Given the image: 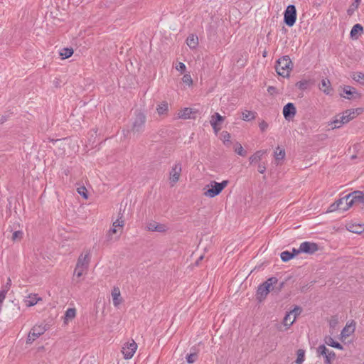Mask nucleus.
<instances>
[{"mask_svg": "<svg viewBox=\"0 0 364 364\" xmlns=\"http://www.w3.org/2000/svg\"><path fill=\"white\" fill-rule=\"evenodd\" d=\"M342 205H343V200H341V198H340L330 205L329 211L333 212V211H336L337 210H341Z\"/></svg>", "mask_w": 364, "mask_h": 364, "instance_id": "nucleus-37", "label": "nucleus"}, {"mask_svg": "<svg viewBox=\"0 0 364 364\" xmlns=\"http://www.w3.org/2000/svg\"><path fill=\"white\" fill-rule=\"evenodd\" d=\"M7 293L5 291H0V304L1 302H3V301L4 300V299L6 298V294Z\"/></svg>", "mask_w": 364, "mask_h": 364, "instance_id": "nucleus-56", "label": "nucleus"}, {"mask_svg": "<svg viewBox=\"0 0 364 364\" xmlns=\"http://www.w3.org/2000/svg\"><path fill=\"white\" fill-rule=\"evenodd\" d=\"M292 63L288 55L283 56L277 62L276 70L278 75L282 77H288L291 70Z\"/></svg>", "mask_w": 364, "mask_h": 364, "instance_id": "nucleus-4", "label": "nucleus"}, {"mask_svg": "<svg viewBox=\"0 0 364 364\" xmlns=\"http://www.w3.org/2000/svg\"><path fill=\"white\" fill-rule=\"evenodd\" d=\"M350 197L353 198L355 204L364 203V193L362 191H356L350 193Z\"/></svg>", "mask_w": 364, "mask_h": 364, "instance_id": "nucleus-23", "label": "nucleus"}, {"mask_svg": "<svg viewBox=\"0 0 364 364\" xmlns=\"http://www.w3.org/2000/svg\"><path fill=\"white\" fill-rule=\"evenodd\" d=\"M90 252L85 250L78 257L75 268L73 273V280L80 282V278L87 274L90 262Z\"/></svg>", "mask_w": 364, "mask_h": 364, "instance_id": "nucleus-1", "label": "nucleus"}, {"mask_svg": "<svg viewBox=\"0 0 364 364\" xmlns=\"http://www.w3.org/2000/svg\"><path fill=\"white\" fill-rule=\"evenodd\" d=\"M23 232L21 231H15L12 235V240H19L22 238Z\"/></svg>", "mask_w": 364, "mask_h": 364, "instance_id": "nucleus-44", "label": "nucleus"}, {"mask_svg": "<svg viewBox=\"0 0 364 364\" xmlns=\"http://www.w3.org/2000/svg\"><path fill=\"white\" fill-rule=\"evenodd\" d=\"M267 91L272 95L277 93V89L273 86H269L267 88Z\"/></svg>", "mask_w": 364, "mask_h": 364, "instance_id": "nucleus-54", "label": "nucleus"}, {"mask_svg": "<svg viewBox=\"0 0 364 364\" xmlns=\"http://www.w3.org/2000/svg\"><path fill=\"white\" fill-rule=\"evenodd\" d=\"M262 55H263V57H266L267 56V51H264Z\"/></svg>", "mask_w": 364, "mask_h": 364, "instance_id": "nucleus-59", "label": "nucleus"}, {"mask_svg": "<svg viewBox=\"0 0 364 364\" xmlns=\"http://www.w3.org/2000/svg\"><path fill=\"white\" fill-rule=\"evenodd\" d=\"M225 118L221 116L219 113L215 112L211 116L210 124H212L213 122H215V124H221L223 122Z\"/></svg>", "mask_w": 364, "mask_h": 364, "instance_id": "nucleus-33", "label": "nucleus"}, {"mask_svg": "<svg viewBox=\"0 0 364 364\" xmlns=\"http://www.w3.org/2000/svg\"><path fill=\"white\" fill-rule=\"evenodd\" d=\"M210 125L212 126L215 134H218V132L221 129V124H215V122H213Z\"/></svg>", "mask_w": 364, "mask_h": 364, "instance_id": "nucleus-50", "label": "nucleus"}, {"mask_svg": "<svg viewBox=\"0 0 364 364\" xmlns=\"http://www.w3.org/2000/svg\"><path fill=\"white\" fill-rule=\"evenodd\" d=\"M355 331V326L353 324L346 325L341 331L342 338H346L350 336Z\"/></svg>", "mask_w": 364, "mask_h": 364, "instance_id": "nucleus-27", "label": "nucleus"}, {"mask_svg": "<svg viewBox=\"0 0 364 364\" xmlns=\"http://www.w3.org/2000/svg\"><path fill=\"white\" fill-rule=\"evenodd\" d=\"M301 312V309L299 306H295L293 310L290 311L289 313H291L293 316H295L296 318V316H299Z\"/></svg>", "mask_w": 364, "mask_h": 364, "instance_id": "nucleus-46", "label": "nucleus"}, {"mask_svg": "<svg viewBox=\"0 0 364 364\" xmlns=\"http://www.w3.org/2000/svg\"><path fill=\"white\" fill-rule=\"evenodd\" d=\"M259 127L262 132H264L268 128V124L265 121L262 120L259 123Z\"/></svg>", "mask_w": 364, "mask_h": 364, "instance_id": "nucleus-51", "label": "nucleus"}, {"mask_svg": "<svg viewBox=\"0 0 364 364\" xmlns=\"http://www.w3.org/2000/svg\"><path fill=\"white\" fill-rule=\"evenodd\" d=\"M230 134L226 132L223 131L221 133V140L223 141L224 144L226 146H229L230 144Z\"/></svg>", "mask_w": 364, "mask_h": 364, "instance_id": "nucleus-38", "label": "nucleus"}, {"mask_svg": "<svg viewBox=\"0 0 364 364\" xmlns=\"http://www.w3.org/2000/svg\"><path fill=\"white\" fill-rule=\"evenodd\" d=\"M355 1H356L357 3H358V2L360 1V0H356Z\"/></svg>", "mask_w": 364, "mask_h": 364, "instance_id": "nucleus-62", "label": "nucleus"}, {"mask_svg": "<svg viewBox=\"0 0 364 364\" xmlns=\"http://www.w3.org/2000/svg\"><path fill=\"white\" fill-rule=\"evenodd\" d=\"M306 81H300L297 82L296 85L299 89H304L306 87Z\"/></svg>", "mask_w": 364, "mask_h": 364, "instance_id": "nucleus-55", "label": "nucleus"}, {"mask_svg": "<svg viewBox=\"0 0 364 364\" xmlns=\"http://www.w3.org/2000/svg\"><path fill=\"white\" fill-rule=\"evenodd\" d=\"M266 171V166L264 164H259L258 165V171L260 173H264Z\"/></svg>", "mask_w": 364, "mask_h": 364, "instance_id": "nucleus-53", "label": "nucleus"}, {"mask_svg": "<svg viewBox=\"0 0 364 364\" xmlns=\"http://www.w3.org/2000/svg\"><path fill=\"white\" fill-rule=\"evenodd\" d=\"M355 112L353 109H348L345 111L342 116L339 117V118H336L332 123L334 124V128H338L341 124H346L350 122L351 119L355 118Z\"/></svg>", "mask_w": 364, "mask_h": 364, "instance_id": "nucleus-6", "label": "nucleus"}, {"mask_svg": "<svg viewBox=\"0 0 364 364\" xmlns=\"http://www.w3.org/2000/svg\"><path fill=\"white\" fill-rule=\"evenodd\" d=\"M296 252L293 251V253H291L288 251H284L281 253V259L284 262H287L293 258L295 255H296Z\"/></svg>", "mask_w": 364, "mask_h": 364, "instance_id": "nucleus-36", "label": "nucleus"}, {"mask_svg": "<svg viewBox=\"0 0 364 364\" xmlns=\"http://www.w3.org/2000/svg\"><path fill=\"white\" fill-rule=\"evenodd\" d=\"M325 343L329 346L338 348L343 349V346L338 342H336L333 338L331 336H327L325 338Z\"/></svg>", "mask_w": 364, "mask_h": 364, "instance_id": "nucleus-31", "label": "nucleus"}, {"mask_svg": "<svg viewBox=\"0 0 364 364\" xmlns=\"http://www.w3.org/2000/svg\"><path fill=\"white\" fill-rule=\"evenodd\" d=\"M41 298L38 297L36 294H30L25 300L24 302L28 307H31L34 306L38 303V301H41Z\"/></svg>", "mask_w": 364, "mask_h": 364, "instance_id": "nucleus-22", "label": "nucleus"}, {"mask_svg": "<svg viewBox=\"0 0 364 364\" xmlns=\"http://www.w3.org/2000/svg\"><path fill=\"white\" fill-rule=\"evenodd\" d=\"M317 352L325 358L326 364H331L332 360L335 359V353L333 350H328L324 345L319 346L317 348Z\"/></svg>", "mask_w": 364, "mask_h": 364, "instance_id": "nucleus-11", "label": "nucleus"}, {"mask_svg": "<svg viewBox=\"0 0 364 364\" xmlns=\"http://www.w3.org/2000/svg\"><path fill=\"white\" fill-rule=\"evenodd\" d=\"M197 358L198 354L196 353H194L187 355L186 360L188 363L191 364L193 363L197 360Z\"/></svg>", "mask_w": 364, "mask_h": 364, "instance_id": "nucleus-40", "label": "nucleus"}, {"mask_svg": "<svg viewBox=\"0 0 364 364\" xmlns=\"http://www.w3.org/2000/svg\"><path fill=\"white\" fill-rule=\"evenodd\" d=\"M176 69L183 73L185 72L186 67L183 63H178V64L176 66Z\"/></svg>", "mask_w": 364, "mask_h": 364, "instance_id": "nucleus-48", "label": "nucleus"}, {"mask_svg": "<svg viewBox=\"0 0 364 364\" xmlns=\"http://www.w3.org/2000/svg\"><path fill=\"white\" fill-rule=\"evenodd\" d=\"M272 290L269 286H267L266 283L261 284L257 289V296L259 301H262L269 292Z\"/></svg>", "mask_w": 364, "mask_h": 364, "instance_id": "nucleus-14", "label": "nucleus"}, {"mask_svg": "<svg viewBox=\"0 0 364 364\" xmlns=\"http://www.w3.org/2000/svg\"><path fill=\"white\" fill-rule=\"evenodd\" d=\"M360 228V227H355V228H353V227H352L350 228V229H349V230L353 232H360L361 231L359 230Z\"/></svg>", "mask_w": 364, "mask_h": 364, "instance_id": "nucleus-57", "label": "nucleus"}, {"mask_svg": "<svg viewBox=\"0 0 364 364\" xmlns=\"http://www.w3.org/2000/svg\"><path fill=\"white\" fill-rule=\"evenodd\" d=\"M11 286V280L9 277L7 279V282H6V284L2 287V290L5 291L7 293L9 291V290L10 289Z\"/></svg>", "mask_w": 364, "mask_h": 364, "instance_id": "nucleus-47", "label": "nucleus"}, {"mask_svg": "<svg viewBox=\"0 0 364 364\" xmlns=\"http://www.w3.org/2000/svg\"><path fill=\"white\" fill-rule=\"evenodd\" d=\"M146 115L141 111L135 112L134 117L132 119L130 128L131 133L136 137H139L145 130Z\"/></svg>", "mask_w": 364, "mask_h": 364, "instance_id": "nucleus-2", "label": "nucleus"}, {"mask_svg": "<svg viewBox=\"0 0 364 364\" xmlns=\"http://www.w3.org/2000/svg\"><path fill=\"white\" fill-rule=\"evenodd\" d=\"M112 298L113 301V304L115 307H119V306L123 302V299L121 296V293L119 287H114L112 291Z\"/></svg>", "mask_w": 364, "mask_h": 364, "instance_id": "nucleus-16", "label": "nucleus"}, {"mask_svg": "<svg viewBox=\"0 0 364 364\" xmlns=\"http://www.w3.org/2000/svg\"><path fill=\"white\" fill-rule=\"evenodd\" d=\"M277 282V279L276 277H271L268 279L264 283L267 284V286H269L272 288V286Z\"/></svg>", "mask_w": 364, "mask_h": 364, "instance_id": "nucleus-49", "label": "nucleus"}, {"mask_svg": "<svg viewBox=\"0 0 364 364\" xmlns=\"http://www.w3.org/2000/svg\"><path fill=\"white\" fill-rule=\"evenodd\" d=\"M319 89L326 95H331L333 91L331 82L328 79H323L321 80V85H319Z\"/></svg>", "mask_w": 364, "mask_h": 364, "instance_id": "nucleus-18", "label": "nucleus"}, {"mask_svg": "<svg viewBox=\"0 0 364 364\" xmlns=\"http://www.w3.org/2000/svg\"><path fill=\"white\" fill-rule=\"evenodd\" d=\"M343 92L346 95L343 97L349 100L355 98L358 95L356 90L349 86L344 87Z\"/></svg>", "mask_w": 364, "mask_h": 364, "instance_id": "nucleus-25", "label": "nucleus"}, {"mask_svg": "<svg viewBox=\"0 0 364 364\" xmlns=\"http://www.w3.org/2000/svg\"><path fill=\"white\" fill-rule=\"evenodd\" d=\"M156 112L159 116L165 117L168 115V104L166 101L159 102L156 107Z\"/></svg>", "mask_w": 364, "mask_h": 364, "instance_id": "nucleus-17", "label": "nucleus"}, {"mask_svg": "<svg viewBox=\"0 0 364 364\" xmlns=\"http://www.w3.org/2000/svg\"><path fill=\"white\" fill-rule=\"evenodd\" d=\"M363 33V26L360 24L357 23L353 26L350 35L352 39H358Z\"/></svg>", "mask_w": 364, "mask_h": 364, "instance_id": "nucleus-19", "label": "nucleus"}, {"mask_svg": "<svg viewBox=\"0 0 364 364\" xmlns=\"http://www.w3.org/2000/svg\"><path fill=\"white\" fill-rule=\"evenodd\" d=\"M118 232H119V230L112 226V228L109 230L107 233L109 240H112V235L117 234Z\"/></svg>", "mask_w": 364, "mask_h": 364, "instance_id": "nucleus-45", "label": "nucleus"}, {"mask_svg": "<svg viewBox=\"0 0 364 364\" xmlns=\"http://www.w3.org/2000/svg\"><path fill=\"white\" fill-rule=\"evenodd\" d=\"M318 250V245L316 243L310 242H304L300 245L299 250L294 249L296 254L299 252H305L308 254H313Z\"/></svg>", "mask_w": 364, "mask_h": 364, "instance_id": "nucleus-10", "label": "nucleus"}, {"mask_svg": "<svg viewBox=\"0 0 364 364\" xmlns=\"http://www.w3.org/2000/svg\"><path fill=\"white\" fill-rule=\"evenodd\" d=\"M77 193L82 196L85 199H87L88 196L87 193V189L85 186H80L77 189Z\"/></svg>", "mask_w": 364, "mask_h": 364, "instance_id": "nucleus-41", "label": "nucleus"}, {"mask_svg": "<svg viewBox=\"0 0 364 364\" xmlns=\"http://www.w3.org/2000/svg\"><path fill=\"white\" fill-rule=\"evenodd\" d=\"M73 54V49L69 48H64L60 52V55L62 59H66L70 58Z\"/></svg>", "mask_w": 364, "mask_h": 364, "instance_id": "nucleus-35", "label": "nucleus"}, {"mask_svg": "<svg viewBox=\"0 0 364 364\" xmlns=\"http://www.w3.org/2000/svg\"><path fill=\"white\" fill-rule=\"evenodd\" d=\"M304 360V350L299 349L297 351V358L296 360V364H301Z\"/></svg>", "mask_w": 364, "mask_h": 364, "instance_id": "nucleus-39", "label": "nucleus"}, {"mask_svg": "<svg viewBox=\"0 0 364 364\" xmlns=\"http://www.w3.org/2000/svg\"><path fill=\"white\" fill-rule=\"evenodd\" d=\"M182 80L185 84L189 86L191 85L193 83V80L191 75L188 74L183 75V77H182Z\"/></svg>", "mask_w": 364, "mask_h": 364, "instance_id": "nucleus-43", "label": "nucleus"}, {"mask_svg": "<svg viewBox=\"0 0 364 364\" xmlns=\"http://www.w3.org/2000/svg\"><path fill=\"white\" fill-rule=\"evenodd\" d=\"M47 328L46 325H36L34 326L28 333L26 343L28 344L32 343L36 338L40 336L43 335Z\"/></svg>", "mask_w": 364, "mask_h": 364, "instance_id": "nucleus-5", "label": "nucleus"}, {"mask_svg": "<svg viewBox=\"0 0 364 364\" xmlns=\"http://www.w3.org/2000/svg\"><path fill=\"white\" fill-rule=\"evenodd\" d=\"M76 310L73 308L68 309L65 314L64 322L65 323H68L69 320H72L75 317Z\"/></svg>", "mask_w": 364, "mask_h": 364, "instance_id": "nucleus-30", "label": "nucleus"}, {"mask_svg": "<svg viewBox=\"0 0 364 364\" xmlns=\"http://www.w3.org/2000/svg\"><path fill=\"white\" fill-rule=\"evenodd\" d=\"M192 113L193 111L191 108L186 107L178 112V117L184 119H190Z\"/></svg>", "mask_w": 364, "mask_h": 364, "instance_id": "nucleus-28", "label": "nucleus"}, {"mask_svg": "<svg viewBox=\"0 0 364 364\" xmlns=\"http://www.w3.org/2000/svg\"><path fill=\"white\" fill-rule=\"evenodd\" d=\"M233 149L235 153L242 156L247 155V151L243 149L242 146L239 142H235L233 146Z\"/></svg>", "mask_w": 364, "mask_h": 364, "instance_id": "nucleus-32", "label": "nucleus"}, {"mask_svg": "<svg viewBox=\"0 0 364 364\" xmlns=\"http://www.w3.org/2000/svg\"><path fill=\"white\" fill-rule=\"evenodd\" d=\"M146 229L151 232H158L161 233H165L168 231L169 227L167 224L159 223L156 221H151L147 223Z\"/></svg>", "mask_w": 364, "mask_h": 364, "instance_id": "nucleus-9", "label": "nucleus"}, {"mask_svg": "<svg viewBox=\"0 0 364 364\" xmlns=\"http://www.w3.org/2000/svg\"><path fill=\"white\" fill-rule=\"evenodd\" d=\"M267 150H259L256 151L253 155L249 158L250 164H254L259 161L264 154H267Z\"/></svg>", "mask_w": 364, "mask_h": 364, "instance_id": "nucleus-21", "label": "nucleus"}, {"mask_svg": "<svg viewBox=\"0 0 364 364\" xmlns=\"http://www.w3.org/2000/svg\"><path fill=\"white\" fill-rule=\"evenodd\" d=\"M181 171L182 167L181 164L177 163L172 166L171 170L169 173V179L172 186H174V184L178 181L181 174Z\"/></svg>", "mask_w": 364, "mask_h": 364, "instance_id": "nucleus-12", "label": "nucleus"}, {"mask_svg": "<svg viewBox=\"0 0 364 364\" xmlns=\"http://www.w3.org/2000/svg\"><path fill=\"white\" fill-rule=\"evenodd\" d=\"M341 200H343V203H345V205L341 207V210L343 211L348 210L350 207L355 204L353 198L350 197V193L341 198Z\"/></svg>", "mask_w": 364, "mask_h": 364, "instance_id": "nucleus-20", "label": "nucleus"}, {"mask_svg": "<svg viewBox=\"0 0 364 364\" xmlns=\"http://www.w3.org/2000/svg\"><path fill=\"white\" fill-rule=\"evenodd\" d=\"M228 183L229 181L228 180L223 181L221 183L215 181H210V183L204 188L205 191L203 195L208 198H214L219 195L223 190L227 187Z\"/></svg>", "mask_w": 364, "mask_h": 364, "instance_id": "nucleus-3", "label": "nucleus"}, {"mask_svg": "<svg viewBox=\"0 0 364 364\" xmlns=\"http://www.w3.org/2000/svg\"><path fill=\"white\" fill-rule=\"evenodd\" d=\"M338 323V319L336 317L331 318V319L329 321L330 326L333 328L335 327Z\"/></svg>", "mask_w": 364, "mask_h": 364, "instance_id": "nucleus-52", "label": "nucleus"}, {"mask_svg": "<svg viewBox=\"0 0 364 364\" xmlns=\"http://www.w3.org/2000/svg\"><path fill=\"white\" fill-rule=\"evenodd\" d=\"M352 77L357 82H361L362 80H364V74L362 73H354Z\"/></svg>", "mask_w": 364, "mask_h": 364, "instance_id": "nucleus-42", "label": "nucleus"}, {"mask_svg": "<svg viewBox=\"0 0 364 364\" xmlns=\"http://www.w3.org/2000/svg\"><path fill=\"white\" fill-rule=\"evenodd\" d=\"M203 259V256L200 257L198 261H201Z\"/></svg>", "mask_w": 364, "mask_h": 364, "instance_id": "nucleus-60", "label": "nucleus"}, {"mask_svg": "<svg viewBox=\"0 0 364 364\" xmlns=\"http://www.w3.org/2000/svg\"><path fill=\"white\" fill-rule=\"evenodd\" d=\"M6 121V117L2 116L1 118H0V124H3L4 122Z\"/></svg>", "mask_w": 364, "mask_h": 364, "instance_id": "nucleus-58", "label": "nucleus"}, {"mask_svg": "<svg viewBox=\"0 0 364 364\" xmlns=\"http://www.w3.org/2000/svg\"><path fill=\"white\" fill-rule=\"evenodd\" d=\"M188 46L191 49H195L198 45V38L197 36L191 35L186 39Z\"/></svg>", "mask_w": 364, "mask_h": 364, "instance_id": "nucleus-26", "label": "nucleus"}, {"mask_svg": "<svg viewBox=\"0 0 364 364\" xmlns=\"http://www.w3.org/2000/svg\"><path fill=\"white\" fill-rule=\"evenodd\" d=\"M137 349V344L134 340L125 343L122 348V353L125 359H130L132 358Z\"/></svg>", "mask_w": 364, "mask_h": 364, "instance_id": "nucleus-8", "label": "nucleus"}, {"mask_svg": "<svg viewBox=\"0 0 364 364\" xmlns=\"http://www.w3.org/2000/svg\"><path fill=\"white\" fill-rule=\"evenodd\" d=\"M203 259V256L200 257L198 261H201Z\"/></svg>", "mask_w": 364, "mask_h": 364, "instance_id": "nucleus-61", "label": "nucleus"}, {"mask_svg": "<svg viewBox=\"0 0 364 364\" xmlns=\"http://www.w3.org/2000/svg\"><path fill=\"white\" fill-rule=\"evenodd\" d=\"M124 212L122 209L119 210L117 215V218L112 223V226L119 230V232H122L125 222L124 219Z\"/></svg>", "mask_w": 364, "mask_h": 364, "instance_id": "nucleus-15", "label": "nucleus"}, {"mask_svg": "<svg viewBox=\"0 0 364 364\" xmlns=\"http://www.w3.org/2000/svg\"><path fill=\"white\" fill-rule=\"evenodd\" d=\"M296 20V10L294 5H289L284 11V21L289 27L294 26Z\"/></svg>", "mask_w": 364, "mask_h": 364, "instance_id": "nucleus-7", "label": "nucleus"}, {"mask_svg": "<svg viewBox=\"0 0 364 364\" xmlns=\"http://www.w3.org/2000/svg\"><path fill=\"white\" fill-rule=\"evenodd\" d=\"M296 107L293 103H287L283 108V114L286 119H292L296 114Z\"/></svg>", "mask_w": 364, "mask_h": 364, "instance_id": "nucleus-13", "label": "nucleus"}, {"mask_svg": "<svg viewBox=\"0 0 364 364\" xmlns=\"http://www.w3.org/2000/svg\"><path fill=\"white\" fill-rule=\"evenodd\" d=\"M274 156L276 160H282L285 157V151L284 149L277 146L274 151Z\"/></svg>", "mask_w": 364, "mask_h": 364, "instance_id": "nucleus-34", "label": "nucleus"}, {"mask_svg": "<svg viewBox=\"0 0 364 364\" xmlns=\"http://www.w3.org/2000/svg\"><path fill=\"white\" fill-rule=\"evenodd\" d=\"M296 321L295 316H293L291 313L288 312L284 319H283V325L286 327V329H288Z\"/></svg>", "mask_w": 364, "mask_h": 364, "instance_id": "nucleus-24", "label": "nucleus"}, {"mask_svg": "<svg viewBox=\"0 0 364 364\" xmlns=\"http://www.w3.org/2000/svg\"><path fill=\"white\" fill-rule=\"evenodd\" d=\"M256 112L249 111V110H245L242 112V119L244 121H251L256 117Z\"/></svg>", "mask_w": 364, "mask_h": 364, "instance_id": "nucleus-29", "label": "nucleus"}]
</instances>
